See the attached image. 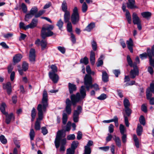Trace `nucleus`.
<instances>
[{"mask_svg":"<svg viewBox=\"0 0 154 154\" xmlns=\"http://www.w3.org/2000/svg\"><path fill=\"white\" fill-rule=\"evenodd\" d=\"M48 93L45 90L43 91L42 104L38 105L37 110L38 111V118L37 119L35 125V128L36 130L40 129V121L43 119V113L46 111V109L48 105Z\"/></svg>","mask_w":154,"mask_h":154,"instance_id":"nucleus-1","label":"nucleus"},{"mask_svg":"<svg viewBox=\"0 0 154 154\" xmlns=\"http://www.w3.org/2000/svg\"><path fill=\"white\" fill-rule=\"evenodd\" d=\"M65 132L63 130L58 131L57 133L56 138L55 141V144L56 147L58 148L60 144L61 145H64L66 143V138L62 139L66 136Z\"/></svg>","mask_w":154,"mask_h":154,"instance_id":"nucleus-2","label":"nucleus"},{"mask_svg":"<svg viewBox=\"0 0 154 154\" xmlns=\"http://www.w3.org/2000/svg\"><path fill=\"white\" fill-rule=\"evenodd\" d=\"M53 25H49L47 26L43 27L41 31V36L45 39L46 37H50L54 34L53 32L51 30L53 29Z\"/></svg>","mask_w":154,"mask_h":154,"instance_id":"nucleus-3","label":"nucleus"},{"mask_svg":"<svg viewBox=\"0 0 154 154\" xmlns=\"http://www.w3.org/2000/svg\"><path fill=\"white\" fill-rule=\"evenodd\" d=\"M80 19L79 14L77 7H75L73 10V12L71 17V20L73 24H76L79 22Z\"/></svg>","mask_w":154,"mask_h":154,"instance_id":"nucleus-4","label":"nucleus"},{"mask_svg":"<svg viewBox=\"0 0 154 154\" xmlns=\"http://www.w3.org/2000/svg\"><path fill=\"white\" fill-rule=\"evenodd\" d=\"M84 84L87 91H89L90 87L92 84V78L91 75L86 74L84 78Z\"/></svg>","mask_w":154,"mask_h":154,"instance_id":"nucleus-5","label":"nucleus"},{"mask_svg":"<svg viewBox=\"0 0 154 154\" xmlns=\"http://www.w3.org/2000/svg\"><path fill=\"white\" fill-rule=\"evenodd\" d=\"M38 11V8L36 6H34L31 9L30 12L26 14L25 18V20L26 21H28L29 19L31 18L32 17L37 14Z\"/></svg>","mask_w":154,"mask_h":154,"instance_id":"nucleus-6","label":"nucleus"},{"mask_svg":"<svg viewBox=\"0 0 154 154\" xmlns=\"http://www.w3.org/2000/svg\"><path fill=\"white\" fill-rule=\"evenodd\" d=\"M72 104L75 106L76 103L81 100L82 99L79 93H77L76 94H72L70 96Z\"/></svg>","mask_w":154,"mask_h":154,"instance_id":"nucleus-7","label":"nucleus"},{"mask_svg":"<svg viewBox=\"0 0 154 154\" xmlns=\"http://www.w3.org/2000/svg\"><path fill=\"white\" fill-rule=\"evenodd\" d=\"M82 108L80 106H78L77 110H75L73 114V120L74 122H77L79 120V116L81 112Z\"/></svg>","mask_w":154,"mask_h":154,"instance_id":"nucleus-8","label":"nucleus"},{"mask_svg":"<svg viewBox=\"0 0 154 154\" xmlns=\"http://www.w3.org/2000/svg\"><path fill=\"white\" fill-rule=\"evenodd\" d=\"M35 51L33 48H31L30 51L29 58L30 61L34 63L35 60Z\"/></svg>","mask_w":154,"mask_h":154,"instance_id":"nucleus-9","label":"nucleus"},{"mask_svg":"<svg viewBox=\"0 0 154 154\" xmlns=\"http://www.w3.org/2000/svg\"><path fill=\"white\" fill-rule=\"evenodd\" d=\"M66 105L65 108L66 111L68 114H70L71 112L72 109L71 106L72 104L71 101L69 98L66 99Z\"/></svg>","mask_w":154,"mask_h":154,"instance_id":"nucleus-10","label":"nucleus"},{"mask_svg":"<svg viewBox=\"0 0 154 154\" xmlns=\"http://www.w3.org/2000/svg\"><path fill=\"white\" fill-rule=\"evenodd\" d=\"M49 76L50 79L55 83H57L59 80L58 75L54 72H49Z\"/></svg>","mask_w":154,"mask_h":154,"instance_id":"nucleus-11","label":"nucleus"},{"mask_svg":"<svg viewBox=\"0 0 154 154\" xmlns=\"http://www.w3.org/2000/svg\"><path fill=\"white\" fill-rule=\"evenodd\" d=\"M93 142L92 140H89L86 146H85L84 152L87 153L88 154H90L91 152V148L90 146L93 145Z\"/></svg>","mask_w":154,"mask_h":154,"instance_id":"nucleus-12","label":"nucleus"},{"mask_svg":"<svg viewBox=\"0 0 154 154\" xmlns=\"http://www.w3.org/2000/svg\"><path fill=\"white\" fill-rule=\"evenodd\" d=\"M3 88L4 89H6L7 93L10 95L11 93V85L10 82H8L5 84L3 85Z\"/></svg>","mask_w":154,"mask_h":154,"instance_id":"nucleus-13","label":"nucleus"},{"mask_svg":"<svg viewBox=\"0 0 154 154\" xmlns=\"http://www.w3.org/2000/svg\"><path fill=\"white\" fill-rule=\"evenodd\" d=\"M35 44L38 45L40 44L42 47V49L43 50L47 46V42L45 40L43 39L40 41L39 39H38L36 41Z\"/></svg>","mask_w":154,"mask_h":154,"instance_id":"nucleus-14","label":"nucleus"},{"mask_svg":"<svg viewBox=\"0 0 154 154\" xmlns=\"http://www.w3.org/2000/svg\"><path fill=\"white\" fill-rule=\"evenodd\" d=\"M4 115H5L6 116L5 122L7 124H8L10 123L11 120L12 119L14 120V117L12 113L8 114L6 113L5 114H4Z\"/></svg>","mask_w":154,"mask_h":154,"instance_id":"nucleus-15","label":"nucleus"},{"mask_svg":"<svg viewBox=\"0 0 154 154\" xmlns=\"http://www.w3.org/2000/svg\"><path fill=\"white\" fill-rule=\"evenodd\" d=\"M132 19L133 23L134 24H137L138 23L141 22V21L137 14L135 12L133 14Z\"/></svg>","mask_w":154,"mask_h":154,"instance_id":"nucleus-16","label":"nucleus"},{"mask_svg":"<svg viewBox=\"0 0 154 154\" xmlns=\"http://www.w3.org/2000/svg\"><path fill=\"white\" fill-rule=\"evenodd\" d=\"M126 44L127 47L131 52L133 53V43L132 39L131 38H130L128 40L126 41Z\"/></svg>","mask_w":154,"mask_h":154,"instance_id":"nucleus-17","label":"nucleus"},{"mask_svg":"<svg viewBox=\"0 0 154 154\" xmlns=\"http://www.w3.org/2000/svg\"><path fill=\"white\" fill-rule=\"evenodd\" d=\"M128 2L127 3V7L131 9L134 8H137V7L135 5V0H128Z\"/></svg>","mask_w":154,"mask_h":154,"instance_id":"nucleus-18","label":"nucleus"},{"mask_svg":"<svg viewBox=\"0 0 154 154\" xmlns=\"http://www.w3.org/2000/svg\"><path fill=\"white\" fill-rule=\"evenodd\" d=\"M38 20L34 18L32 19L31 22L28 25L27 27H29V29H33L36 27L38 24Z\"/></svg>","mask_w":154,"mask_h":154,"instance_id":"nucleus-19","label":"nucleus"},{"mask_svg":"<svg viewBox=\"0 0 154 154\" xmlns=\"http://www.w3.org/2000/svg\"><path fill=\"white\" fill-rule=\"evenodd\" d=\"M85 88V86L83 85L81 87L80 89L79 93L82 99L85 98L86 96V90Z\"/></svg>","mask_w":154,"mask_h":154,"instance_id":"nucleus-20","label":"nucleus"},{"mask_svg":"<svg viewBox=\"0 0 154 154\" xmlns=\"http://www.w3.org/2000/svg\"><path fill=\"white\" fill-rule=\"evenodd\" d=\"M68 88L70 94H72L74 91L76 90V87L75 85L69 83L68 84Z\"/></svg>","mask_w":154,"mask_h":154,"instance_id":"nucleus-21","label":"nucleus"},{"mask_svg":"<svg viewBox=\"0 0 154 154\" xmlns=\"http://www.w3.org/2000/svg\"><path fill=\"white\" fill-rule=\"evenodd\" d=\"M22 57V55L20 54H16L13 57V61L14 63L19 62Z\"/></svg>","mask_w":154,"mask_h":154,"instance_id":"nucleus-22","label":"nucleus"},{"mask_svg":"<svg viewBox=\"0 0 154 154\" xmlns=\"http://www.w3.org/2000/svg\"><path fill=\"white\" fill-rule=\"evenodd\" d=\"M138 75V71L137 69H135L134 68L133 69L131 70L130 74L131 78L133 79L135 78L136 75Z\"/></svg>","mask_w":154,"mask_h":154,"instance_id":"nucleus-23","label":"nucleus"},{"mask_svg":"<svg viewBox=\"0 0 154 154\" xmlns=\"http://www.w3.org/2000/svg\"><path fill=\"white\" fill-rule=\"evenodd\" d=\"M64 12V20L65 23H67L69 22L70 18V15L69 11H66Z\"/></svg>","mask_w":154,"mask_h":154,"instance_id":"nucleus-24","label":"nucleus"},{"mask_svg":"<svg viewBox=\"0 0 154 154\" xmlns=\"http://www.w3.org/2000/svg\"><path fill=\"white\" fill-rule=\"evenodd\" d=\"M81 3H83L82 6V10L83 13H85L88 10V6L85 2H83L84 0H79Z\"/></svg>","mask_w":154,"mask_h":154,"instance_id":"nucleus-25","label":"nucleus"},{"mask_svg":"<svg viewBox=\"0 0 154 154\" xmlns=\"http://www.w3.org/2000/svg\"><path fill=\"white\" fill-rule=\"evenodd\" d=\"M95 54L93 51H91L90 53V61L91 64L94 65L95 62Z\"/></svg>","mask_w":154,"mask_h":154,"instance_id":"nucleus-26","label":"nucleus"},{"mask_svg":"<svg viewBox=\"0 0 154 154\" xmlns=\"http://www.w3.org/2000/svg\"><path fill=\"white\" fill-rule=\"evenodd\" d=\"M95 26V24L94 23H91L87 26L85 30L88 32H90Z\"/></svg>","mask_w":154,"mask_h":154,"instance_id":"nucleus-27","label":"nucleus"},{"mask_svg":"<svg viewBox=\"0 0 154 154\" xmlns=\"http://www.w3.org/2000/svg\"><path fill=\"white\" fill-rule=\"evenodd\" d=\"M102 73V79L103 81L105 82H107L109 80L107 73L105 71H103Z\"/></svg>","mask_w":154,"mask_h":154,"instance_id":"nucleus-28","label":"nucleus"},{"mask_svg":"<svg viewBox=\"0 0 154 154\" xmlns=\"http://www.w3.org/2000/svg\"><path fill=\"white\" fill-rule=\"evenodd\" d=\"M113 139L114 140L116 145L119 147H120L121 146V143L120 138L118 137L115 136L113 138Z\"/></svg>","mask_w":154,"mask_h":154,"instance_id":"nucleus-29","label":"nucleus"},{"mask_svg":"<svg viewBox=\"0 0 154 154\" xmlns=\"http://www.w3.org/2000/svg\"><path fill=\"white\" fill-rule=\"evenodd\" d=\"M125 16L128 23L131 24V17L129 11L128 10H126Z\"/></svg>","mask_w":154,"mask_h":154,"instance_id":"nucleus-30","label":"nucleus"},{"mask_svg":"<svg viewBox=\"0 0 154 154\" xmlns=\"http://www.w3.org/2000/svg\"><path fill=\"white\" fill-rule=\"evenodd\" d=\"M143 131V127L141 125L138 124L137 129V133L138 136H140Z\"/></svg>","mask_w":154,"mask_h":154,"instance_id":"nucleus-31","label":"nucleus"},{"mask_svg":"<svg viewBox=\"0 0 154 154\" xmlns=\"http://www.w3.org/2000/svg\"><path fill=\"white\" fill-rule=\"evenodd\" d=\"M6 105L5 103H2L0 106V109L1 112L4 114H5L7 112L5 111V109Z\"/></svg>","mask_w":154,"mask_h":154,"instance_id":"nucleus-32","label":"nucleus"},{"mask_svg":"<svg viewBox=\"0 0 154 154\" xmlns=\"http://www.w3.org/2000/svg\"><path fill=\"white\" fill-rule=\"evenodd\" d=\"M62 9V11L65 12L68 11H67V6L66 2L63 1L61 5Z\"/></svg>","mask_w":154,"mask_h":154,"instance_id":"nucleus-33","label":"nucleus"},{"mask_svg":"<svg viewBox=\"0 0 154 154\" xmlns=\"http://www.w3.org/2000/svg\"><path fill=\"white\" fill-rule=\"evenodd\" d=\"M141 14L143 17L146 18L150 17L151 15V13L149 12H142L141 13Z\"/></svg>","mask_w":154,"mask_h":154,"instance_id":"nucleus-34","label":"nucleus"},{"mask_svg":"<svg viewBox=\"0 0 154 154\" xmlns=\"http://www.w3.org/2000/svg\"><path fill=\"white\" fill-rule=\"evenodd\" d=\"M147 53L148 56H149V53L151 54L152 55V57L153 56L154 57V45H153L152 47L151 51L150 48H147Z\"/></svg>","mask_w":154,"mask_h":154,"instance_id":"nucleus-35","label":"nucleus"},{"mask_svg":"<svg viewBox=\"0 0 154 154\" xmlns=\"http://www.w3.org/2000/svg\"><path fill=\"white\" fill-rule=\"evenodd\" d=\"M149 64L154 68V59L152 57L151 54L149 53Z\"/></svg>","mask_w":154,"mask_h":154,"instance_id":"nucleus-36","label":"nucleus"},{"mask_svg":"<svg viewBox=\"0 0 154 154\" xmlns=\"http://www.w3.org/2000/svg\"><path fill=\"white\" fill-rule=\"evenodd\" d=\"M63 22L62 20L61 19H60L57 22V26L58 27L59 29L61 30L63 27Z\"/></svg>","mask_w":154,"mask_h":154,"instance_id":"nucleus-37","label":"nucleus"},{"mask_svg":"<svg viewBox=\"0 0 154 154\" xmlns=\"http://www.w3.org/2000/svg\"><path fill=\"white\" fill-rule=\"evenodd\" d=\"M123 104L125 108L129 107L130 106V103L129 100L126 98L124 100Z\"/></svg>","mask_w":154,"mask_h":154,"instance_id":"nucleus-38","label":"nucleus"},{"mask_svg":"<svg viewBox=\"0 0 154 154\" xmlns=\"http://www.w3.org/2000/svg\"><path fill=\"white\" fill-rule=\"evenodd\" d=\"M119 130L122 134H124L125 132L126 131V129L124 126L122 124L120 125Z\"/></svg>","mask_w":154,"mask_h":154,"instance_id":"nucleus-39","label":"nucleus"},{"mask_svg":"<svg viewBox=\"0 0 154 154\" xmlns=\"http://www.w3.org/2000/svg\"><path fill=\"white\" fill-rule=\"evenodd\" d=\"M79 143L77 141H73L71 146V148L75 150V149L77 147Z\"/></svg>","mask_w":154,"mask_h":154,"instance_id":"nucleus-40","label":"nucleus"},{"mask_svg":"<svg viewBox=\"0 0 154 154\" xmlns=\"http://www.w3.org/2000/svg\"><path fill=\"white\" fill-rule=\"evenodd\" d=\"M125 110L126 115L129 116H130L131 112L132 110L130 109L129 107L125 108Z\"/></svg>","mask_w":154,"mask_h":154,"instance_id":"nucleus-41","label":"nucleus"},{"mask_svg":"<svg viewBox=\"0 0 154 154\" xmlns=\"http://www.w3.org/2000/svg\"><path fill=\"white\" fill-rule=\"evenodd\" d=\"M63 124H66L67 120V115L65 113H63Z\"/></svg>","mask_w":154,"mask_h":154,"instance_id":"nucleus-42","label":"nucleus"},{"mask_svg":"<svg viewBox=\"0 0 154 154\" xmlns=\"http://www.w3.org/2000/svg\"><path fill=\"white\" fill-rule=\"evenodd\" d=\"M80 61L81 63H84L85 65H87L88 63V59L87 57H85L83 58Z\"/></svg>","mask_w":154,"mask_h":154,"instance_id":"nucleus-43","label":"nucleus"},{"mask_svg":"<svg viewBox=\"0 0 154 154\" xmlns=\"http://www.w3.org/2000/svg\"><path fill=\"white\" fill-rule=\"evenodd\" d=\"M152 96V94L151 93L149 88L147 89L146 91V98L148 100H149L150 98H151Z\"/></svg>","mask_w":154,"mask_h":154,"instance_id":"nucleus-44","label":"nucleus"},{"mask_svg":"<svg viewBox=\"0 0 154 154\" xmlns=\"http://www.w3.org/2000/svg\"><path fill=\"white\" fill-rule=\"evenodd\" d=\"M67 30L69 32H72V26L70 22H68L67 26Z\"/></svg>","mask_w":154,"mask_h":154,"instance_id":"nucleus-45","label":"nucleus"},{"mask_svg":"<svg viewBox=\"0 0 154 154\" xmlns=\"http://www.w3.org/2000/svg\"><path fill=\"white\" fill-rule=\"evenodd\" d=\"M103 57V55H101L100 57L98 59L97 63V67L100 66L103 64V61L101 59V58Z\"/></svg>","mask_w":154,"mask_h":154,"instance_id":"nucleus-46","label":"nucleus"},{"mask_svg":"<svg viewBox=\"0 0 154 154\" xmlns=\"http://www.w3.org/2000/svg\"><path fill=\"white\" fill-rule=\"evenodd\" d=\"M127 62H128V64L131 67L133 66H133V64L132 61V60L131 58H130V56L129 55H128L127 56Z\"/></svg>","mask_w":154,"mask_h":154,"instance_id":"nucleus-47","label":"nucleus"},{"mask_svg":"<svg viewBox=\"0 0 154 154\" xmlns=\"http://www.w3.org/2000/svg\"><path fill=\"white\" fill-rule=\"evenodd\" d=\"M0 140L1 143L3 144H5L7 142V139L3 135H1L0 136Z\"/></svg>","mask_w":154,"mask_h":154,"instance_id":"nucleus-48","label":"nucleus"},{"mask_svg":"<svg viewBox=\"0 0 154 154\" xmlns=\"http://www.w3.org/2000/svg\"><path fill=\"white\" fill-rule=\"evenodd\" d=\"M139 122L140 123L143 125H145V120L144 117L141 115L139 118Z\"/></svg>","mask_w":154,"mask_h":154,"instance_id":"nucleus-49","label":"nucleus"},{"mask_svg":"<svg viewBox=\"0 0 154 154\" xmlns=\"http://www.w3.org/2000/svg\"><path fill=\"white\" fill-rule=\"evenodd\" d=\"M27 26L28 25L25 26L24 23L22 22H20L19 24V27L20 28L23 29L25 30L29 29V27H27Z\"/></svg>","mask_w":154,"mask_h":154,"instance_id":"nucleus-50","label":"nucleus"},{"mask_svg":"<svg viewBox=\"0 0 154 154\" xmlns=\"http://www.w3.org/2000/svg\"><path fill=\"white\" fill-rule=\"evenodd\" d=\"M91 46L93 50L94 51L96 50L97 49V44L96 42L94 40L91 42Z\"/></svg>","mask_w":154,"mask_h":154,"instance_id":"nucleus-51","label":"nucleus"},{"mask_svg":"<svg viewBox=\"0 0 154 154\" xmlns=\"http://www.w3.org/2000/svg\"><path fill=\"white\" fill-rule=\"evenodd\" d=\"M29 136L31 140H33L35 137V132L33 129H31Z\"/></svg>","mask_w":154,"mask_h":154,"instance_id":"nucleus-52","label":"nucleus"},{"mask_svg":"<svg viewBox=\"0 0 154 154\" xmlns=\"http://www.w3.org/2000/svg\"><path fill=\"white\" fill-rule=\"evenodd\" d=\"M22 68L24 71H26L28 68V64L25 62H23L22 65Z\"/></svg>","mask_w":154,"mask_h":154,"instance_id":"nucleus-53","label":"nucleus"},{"mask_svg":"<svg viewBox=\"0 0 154 154\" xmlns=\"http://www.w3.org/2000/svg\"><path fill=\"white\" fill-rule=\"evenodd\" d=\"M45 12V11L44 10L39 11L35 15V17L37 18L40 17Z\"/></svg>","mask_w":154,"mask_h":154,"instance_id":"nucleus-54","label":"nucleus"},{"mask_svg":"<svg viewBox=\"0 0 154 154\" xmlns=\"http://www.w3.org/2000/svg\"><path fill=\"white\" fill-rule=\"evenodd\" d=\"M94 88V89L97 91L99 90V86L97 84H92L90 87V88Z\"/></svg>","mask_w":154,"mask_h":154,"instance_id":"nucleus-55","label":"nucleus"},{"mask_svg":"<svg viewBox=\"0 0 154 154\" xmlns=\"http://www.w3.org/2000/svg\"><path fill=\"white\" fill-rule=\"evenodd\" d=\"M113 122H114L115 124V126L117 127L119 126L118 119L116 116H114L113 118Z\"/></svg>","mask_w":154,"mask_h":154,"instance_id":"nucleus-56","label":"nucleus"},{"mask_svg":"<svg viewBox=\"0 0 154 154\" xmlns=\"http://www.w3.org/2000/svg\"><path fill=\"white\" fill-rule=\"evenodd\" d=\"M106 98V95L104 94H102L100 96L98 97L97 98L98 100H103L105 99Z\"/></svg>","mask_w":154,"mask_h":154,"instance_id":"nucleus-57","label":"nucleus"},{"mask_svg":"<svg viewBox=\"0 0 154 154\" xmlns=\"http://www.w3.org/2000/svg\"><path fill=\"white\" fill-rule=\"evenodd\" d=\"M51 67L52 70V72H54L55 73V72H57V68L55 65H51Z\"/></svg>","mask_w":154,"mask_h":154,"instance_id":"nucleus-58","label":"nucleus"},{"mask_svg":"<svg viewBox=\"0 0 154 154\" xmlns=\"http://www.w3.org/2000/svg\"><path fill=\"white\" fill-rule=\"evenodd\" d=\"M21 7L23 12L25 13H26L27 11V9L25 4L24 3H22L21 4Z\"/></svg>","mask_w":154,"mask_h":154,"instance_id":"nucleus-59","label":"nucleus"},{"mask_svg":"<svg viewBox=\"0 0 154 154\" xmlns=\"http://www.w3.org/2000/svg\"><path fill=\"white\" fill-rule=\"evenodd\" d=\"M58 50L63 54H64L65 53L66 49L64 47L61 46H58L57 47Z\"/></svg>","mask_w":154,"mask_h":154,"instance_id":"nucleus-60","label":"nucleus"},{"mask_svg":"<svg viewBox=\"0 0 154 154\" xmlns=\"http://www.w3.org/2000/svg\"><path fill=\"white\" fill-rule=\"evenodd\" d=\"M74 150L69 148L67 149L66 154H74Z\"/></svg>","mask_w":154,"mask_h":154,"instance_id":"nucleus-61","label":"nucleus"},{"mask_svg":"<svg viewBox=\"0 0 154 154\" xmlns=\"http://www.w3.org/2000/svg\"><path fill=\"white\" fill-rule=\"evenodd\" d=\"M42 130V132L43 134L44 135H45L46 134L48 133V130L47 129H46V127H42L41 128Z\"/></svg>","mask_w":154,"mask_h":154,"instance_id":"nucleus-62","label":"nucleus"},{"mask_svg":"<svg viewBox=\"0 0 154 154\" xmlns=\"http://www.w3.org/2000/svg\"><path fill=\"white\" fill-rule=\"evenodd\" d=\"M75 138V136L74 134H70L68 135L67 137V138L68 140H73Z\"/></svg>","mask_w":154,"mask_h":154,"instance_id":"nucleus-63","label":"nucleus"},{"mask_svg":"<svg viewBox=\"0 0 154 154\" xmlns=\"http://www.w3.org/2000/svg\"><path fill=\"white\" fill-rule=\"evenodd\" d=\"M71 40L73 44L75 43L76 42V39L75 36L72 32L71 33Z\"/></svg>","mask_w":154,"mask_h":154,"instance_id":"nucleus-64","label":"nucleus"}]
</instances>
